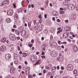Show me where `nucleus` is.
I'll return each mask as SVG.
<instances>
[{"mask_svg": "<svg viewBox=\"0 0 78 78\" xmlns=\"http://www.w3.org/2000/svg\"><path fill=\"white\" fill-rule=\"evenodd\" d=\"M9 1H10V0H7L6 1L3 2L1 5V6H4L5 7L7 8V7H8L7 5L9 3Z\"/></svg>", "mask_w": 78, "mask_h": 78, "instance_id": "nucleus-1", "label": "nucleus"}, {"mask_svg": "<svg viewBox=\"0 0 78 78\" xmlns=\"http://www.w3.org/2000/svg\"><path fill=\"white\" fill-rule=\"evenodd\" d=\"M30 59L32 62H36L37 61V57L36 56L33 55L30 56Z\"/></svg>", "mask_w": 78, "mask_h": 78, "instance_id": "nucleus-2", "label": "nucleus"}, {"mask_svg": "<svg viewBox=\"0 0 78 78\" xmlns=\"http://www.w3.org/2000/svg\"><path fill=\"white\" fill-rule=\"evenodd\" d=\"M68 8L71 10H73L75 8V5L73 4H68Z\"/></svg>", "mask_w": 78, "mask_h": 78, "instance_id": "nucleus-3", "label": "nucleus"}, {"mask_svg": "<svg viewBox=\"0 0 78 78\" xmlns=\"http://www.w3.org/2000/svg\"><path fill=\"white\" fill-rule=\"evenodd\" d=\"M66 69L67 70H72L73 67L72 65L69 64L67 65Z\"/></svg>", "mask_w": 78, "mask_h": 78, "instance_id": "nucleus-4", "label": "nucleus"}, {"mask_svg": "<svg viewBox=\"0 0 78 78\" xmlns=\"http://www.w3.org/2000/svg\"><path fill=\"white\" fill-rule=\"evenodd\" d=\"M50 55L52 57H56L57 56V52L55 51H52L50 53Z\"/></svg>", "mask_w": 78, "mask_h": 78, "instance_id": "nucleus-5", "label": "nucleus"}, {"mask_svg": "<svg viewBox=\"0 0 78 78\" xmlns=\"http://www.w3.org/2000/svg\"><path fill=\"white\" fill-rule=\"evenodd\" d=\"M9 39L11 40H16V38L15 37V35L14 34H10L9 36Z\"/></svg>", "mask_w": 78, "mask_h": 78, "instance_id": "nucleus-6", "label": "nucleus"}, {"mask_svg": "<svg viewBox=\"0 0 78 78\" xmlns=\"http://www.w3.org/2000/svg\"><path fill=\"white\" fill-rule=\"evenodd\" d=\"M63 38H67L69 36V33L66 32L63 34Z\"/></svg>", "mask_w": 78, "mask_h": 78, "instance_id": "nucleus-7", "label": "nucleus"}, {"mask_svg": "<svg viewBox=\"0 0 78 78\" xmlns=\"http://www.w3.org/2000/svg\"><path fill=\"white\" fill-rule=\"evenodd\" d=\"M5 58L7 60H10L11 58V55L9 54H7L5 55Z\"/></svg>", "mask_w": 78, "mask_h": 78, "instance_id": "nucleus-8", "label": "nucleus"}, {"mask_svg": "<svg viewBox=\"0 0 78 78\" xmlns=\"http://www.w3.org/2000/svg\"><path fill=\"white\" fill-rule=\"evenodd\" d=\"M0 50L2 52L5 51H6V47L4 46H1L0 47Z\"/></svg>", "mask_w": 78, "mask_h": 78, "instance_id": "nucleus-9", "label": "nucleus"}, {"mask_svg": "<svg viewBox=\"0 0 78 78\" xmlns=\"http://www.w3.org/2000/svg\"><path fill=\"white\" fill-rule=\"evenodd\" d=\"M7 14L9 16H11V15H12V14H13V10L12 9L9 10V11L7 12Z\"/></svg>", "mask_w": 78, "mask_h": 78, "instance_id": "nucleus-10", "label": "nucleus"}, {"mask_svg": "<svg viewBox=\"0 0 78 78\" xmlns=\"http://www.w3.org/2000/svg\"><path fill=\"white\" fill-rule=\"evenodd\" d=\"M62 55H60L59 57L57 58V61H61L62 60Z\"/></svg>", "mask_w": 78, "mask_h": 78, "instance_id": "nucleus-11", "label": "nucleus"}, {"mask_svg": "<svg viewBox=\"0 0 78 78\" xmlns=\"http://www.w3.org/2000/svg\"><path fill=\"white\" fill-rule=\"evenodd\" d=\"M21 35H23L24 36H25L26 35V31L25 30H22L21 32Z\"/></svg>", "mask_w": 78, "mask_h": 78, "instance_id": "nucleus-12", "label": "nucleus"}, {"mask_svg": "<svg viewBox=\"0 0 78 78\" xmlns=\"http://www.w3.org/2000/svg\"><path fill=\"white\" fill-rule=\"evenodd\" d=\"M51 46H53L54 47H56L57 46V43L56 42H54L51 44Z\"/></svg>", "mask_w": 78, "mask_h": 78, "instance_id": "nucleus-13", "label": "nucleus"}, {"mask_svg": "<svg viewBox=\"0 0 78 78\" xmlns=\"http://www.w3.org/2000/svg\"><path fill=\"white\" fill-rule=\"evenodd\" d=\"M41 60H39L35 64H34V65L35 66H36V65H39L41 64Z\"/></svg>", "mask_w": 78, "mask_h": 78, "instance_id": "nucleus-14", "label": "nucleus"}, {"mask_svg": "<svg viewBox=\"0 0 78 78\" xmlns=\"http://www.w3.org/2000/svg\"><path fill=\"white\" fill-rule=\"evenodd\" d=\"M73 47H74V48H73V51H74V52H76V51H78V48H77L76 46H75Z\"/></svg>", "mask_w": 78, "mask_h": 78, "instance_id": "nucleus-15", "label": "nucleus"}, {"mask_svg": "<svg viewBox=\"0 0 78 78\" xmlns=\"http://www.w3.org/2000/svg\"><path fill=\"white\" fill-rule=\"evenodd\" d=\"M6 38L3 37L1 39V42H2L3 43H5L6 42Z\"/></svg>", "mask_w": 78, "mask_h": 78, "instance_id": "nucleus-16", "label": "nucleus"}, {"mask_svg": "<svg viewBox=\"0 0 78 78\" xmlns=\"http://www.w3.org/2000/svg\"><path fill=\"white\" fill-rule=\"evenodd\" d=\"M76 15L75 14H74L71 16V17L73 19V20H75V19H76Z\"/></svg>", "mask_w": 78, "mask_h": 78, "instance_id": "nucleus-17", "label": "nucleus"}, {"mask_svg": "<svg viewBox=\"0 0 78 78\" xmlns=\"http://www.w3.org/2000/svg\"><path fill=\"white\" fill-rule=\"evenodd\" d=\"M65 29L66 30V31H67L70 30V27L69 26L66 27H65Z\"/></svg>", "mask_w": 78, "mask_h": 78, "instance_id": "nucleus-18", "label": "nucleus"}, {"mask_svg": "<svg viewBox=\"0 0 78 78\" xmlns=\"http://www.w3.org/2000/svg\"><path fill=\"white\" fill-rule=\"evenodd\" d=\"M63 3L64 4V5H67L69 4V3L66 0H64L63 1Z\"/></svg>", "mask_w": 78, "mask_h": 78, "instance_id": "nucleus-19", "label": "nucleus"}, {"mask_svg": "<svg viewBox=\"0 0 78 78\" xmlns=\"http://www.w3.org/2000/svg\"><path fill=\"white\" fill-rule=\"evenodd\" d=\"M14 68H11L10 70V72H11V73H13L14 72Z\"/></svg>", "mask_w": 78, "mask_h": 78, "instance_id": "nucleus-20", "label": "nucleus"}, {"mask_svg": "<svg viewBox=\"0 0 78 78\" xmlns=\"http://www.w3.org/2000/svg\"><path fill=\"white\" fill-rule=\"evenodd\" d=\"M25 72L26 75H27L30 74V72L29 71V70H28L27 69H26Z\"/></svg>", "mask_w": 78, "mask_h": 78, "instance_id": "nucleus-21", "label": "nucleus"}, {"mask_svg": "<svg viewBox=\"0 0 78 78\" xmlns=\"http://www.w3.org/2000/svg\"><path fill=\"white\" fill-rule=\"evenodd\" d=\"M6 21L7 22V23H10V22H11V20L10 19V18H8L7 19Z\"/></svg>", "mask_w": 78, "mask_h": 78, "instance_id": "nucleus-22", "label": "nucleus"}, {"mask_svg": "<svg viewBox=\"0 0 78 78\" xmlns=\"http://www.w3.org/2000/svg\"><path fill=\"white\" fill-rule=\"evenodd\" d=\"M23 11V9L21 8L18 9V12L19 13L20 12H22Z\"/></svg>", "mask_w": 78, "mask_h": 78, "instance_id": "nucleus-23", "label": "nucleus"}, {"mask_svg": "<svg viewBox=\"0 0 78 78\" xmlns=\"http://www.w3.org/2000/svg\"><path fill=\"white\" fill-rule=\"evenodd\" d=\"M56 13H57L56 11H54L52 12V14L53 16H56Z\"/></svg>", "mask_w": 78, "mask_h": 78, "instance_id": "nucleus-24", "label": "nucleus"}, {"mask_svg": "<svg viewBox=\"0 0 78 78\" xmlns=\"http://www.w3.org/2000/svg\"><path fill=\"white\" fill-rule=\"evenodd\" d=\"M15 33H16V34L17 35H19V33H19V30H16Z\"/></svg>", "mask_w": 78, "mask_h": 78, "instance_id": "nucleus-25", "label": "nucleus"}, {"mask_svg": "<svg viewBox=\"0 0 78 78\" xmlns=\"http://www.w3.org/2000/svg\"><path fill=\"white\" fill-rule=\"evenodd\" d=\"M56 67H52V70H53V72H54V71L55 70H56Z\"/></svg>", "mask_w": 78, "mask_h": 78, "instance_id": "nucleus-26", "label": "nucleus"}, {"mask_svg": "<svg viewBox=\"0 0 78 78\" xmlns=\"http://www.w3.org/2000/svg\"><path fill=\"white\" fill-rule=\"evenodd\" d=\"M45 47H46V45H45L43 46V47L42 48V50L43 51H45Z\"/></svg>", "mask_w": 78, "mask_h": 78, "instance_id": "nucleus-27", "label": "nucleus"}, {"mask_svg": "<svg viewBox=\"0 0 78 78\" xmlns=\"http://www.w3.org/2000/svg\"><path fill=\"white\" fill-rule=\"evenodd\" d=\"M14 58L16 59L17 57V55L16 54H14Z\"/></svg>", "mask_w": 78, "mask_h": 78, "instance_id": "nucleus-28", "label": "nucleus"}, {"mask_svg": "<svg viewBox=\"0 0 78 78\" xmlns=\"http://www.w3.org/2000/svg\"><path fill=\"white\" fill-rule=\"evenodd\" d=\"M62 29H61L59 30H58L57 32V34H59V33H60L62 32Z\"/></svg>", "mask_w": 78, "mask_h": 78, "instance_id": "nucleus-29", "label": "nucleus"}, {"mask_svg": "<svg viewBox=\"0 0 78 78\" xmlns=\"http://www.w3.org/2000/svg\"><path fill=\"white\" fill-rule=\"evenodd\" d=\"M73 73L74 74H76L77 73V70H75L73 71Z\"/></svg>", "mask_w": 78, "mask_h": 78, "instance_id": "nucleus-30", "label": "nucleus"}, {"mask_svg": "<svg viewBox=\"0 0 78 78\" xmlns=\"http://www.w3.org/2000/svg\"><path fill=\"white\" fill-rule=\"evenodd\" d=\"M15 19H18V15H16L15 16Z\"/></svg>", "mask_w": 78, "mask_h": 78, "instance_id": "nucleus-31", "label": "nucleus"}, {"mask_svg": "<svg viewBox=\"0 0 78 78\" xmlns=\"http://www.w3.org/2000/svg\"><path fill=\"white\" fill-rule=\"evenodd\" d=\"M31 22H30L29 23H28V26L29 27H31Z\"/></svg>", "mask_w": 78, "mask_h": 78, "instance_id": "nucleus-32", "label": "nucleus"}, {"mask_svg": "<svg viewBox=\"0 0 78 78\" xmlns=\"http://www.w3.org/2000/svg\"><path fill=\"white\" fill-rule=\"evenodd\" d=\"M34 30H37V28H38V27H37V26H35L34 27Z\"/></svg>", "mask_w": 78, "mask_h": 78, "instance_id": "nucleus-33", "label": "nucleus"}, {"mask_svg": "<svg viewBox=\"0 0 78 78\" xmlns=\"http://www.w3.org/2000/svg\"><path fill=\"white\" fill-rule=\"evenodd\" d=\"M17 48L19 51H20V47H19V46H18Z\"/></svg>", "mask_w": 78, "mask_h": 78, "instance_id": "nucleus-34", "label": "nucleus"}, {"mask_svg": "<svg viewBox=\"0 0 78 78\" xmlns=\"http://www.w3.org/2000/svg\"><path fill=\"white\" fill-rule=\"evenodd\" d=\"M74 62L76 63H77L78 62V60L77 59H76L74 60Z\"/></svg>", "mask_w": 78, "mask_h": 78, "instance_id": "nucleus-35", "label": "nucleus"}, {"mask_svg": "<svg viewBox=\"0 0 78 78\" xmlns=\"http://www.w3.org/2000/svg\"><path fill=\"white\" fill-rule=\"evenodd\" d=\"M41 57L43 58H45V55L41 56Z\"/></svg>", "mask_w": 78, "mask_h": 78, "instance_id": "nucleus-36", "label": "nucleus"}, {"mask_svg": "<svg viewBox=\"0 0 78 78\" xmlns=\"http://www.w3.org/2000/svg\"><path fill=\"white\" fill-rule=\"evenodd\" d=\"M58 44H59V45H60V44H61V41H58Z\"/></svg>", "mask_w": 78, "mask_h": 78, "instance_id": "nucleus-37", "label": "nucleus"}, {"mask_svg": "<svg viewBox=\"0 0 78 78\" xmlns=\"http://www.w3.org/2000/svg\"><path fill=\"white\" fill-rule=\"evenodd\" d=\"M49 2L48 1V0H47L46 1H45V4H48V3Z\"/></svg>", "mask_w": 78, "mask_h": 78, "instance_id": "nucleus-38", "label": "nucleus"}, {"mask_svg": "<svg viewBox=\"0 0 78 78\" xmlns=\"http://www.w3.org/2000/svg\"><path fill=\"white\" fill-rule=\"evenodd\" d=\"M28 77L29 78H32V76L30 75L29 76H28Z\"/></svg>", "mask_w": 78, "mask_h": 78, "instance_id": "nucleus-39", "label": "nucleus"}, {"mask_svg": "<svg viewBox=\"0 0 78 78\" xmlns=\"http://www.w3.org/2000/svg\"><path fill=\"white\" fill-rule=\"evenodd\" d=\"M38 18H39V19H41V18H42L41 17V15H40L38 16Z\"/></svg>", "mask_w": 78, "mask_h": 78, "instance_id": "nucleus-40", "label": "nucleus"}, {"mask_svg": "<svg viewBox=\"0 0 78 78\" xmlns=\"http://www.w3.org/2000/svg\"><path fill=\"white\" fill-rule=\"evenodd\" d=\"M76 78H78V74L75 75Z\"/></svg>", "mask_w": 78, "mask_h": 78, "instance_id": "nucleus-41", "label": "nucleus"}, {"mask_svg": "<svg viewBox=\"0 0 78 78\" xmlns=\"http://www.w3.org/2000/svg\"><path fill=\"white\" fill-rule=\"evenodd\" d=\"M52 19L53 21H55V17H53L52 18Z\"/></svg>", "mask_w": 78, "mask_h": 78, "instance_id": "nucleus-42", "label": "nucleus"}, {"mask_svg": "<svg viewBox=\"0 0 78 78\" xmlns=\"http://www.w3.org/2000/svg\"><path fill=\"white\" fill-rule=\"evenodd\" d=\"M13 6L14 8H16V4H13Z\"/></svg>", "mask_w": 78, "mask_h": 78, "instance_id": "nucleus-43", "label": "nucleus"}, {"mask_svg": "<svg viewBox=\"0 0 78 78\" xmlns=\"http://www.w3.org/2000/svg\"><path fill=\"white\" fill-rule=\"evenodd\" d=\"M44 17L45 19H47V14H45L44 15Z\"/></svg>", "mask_w": 78, "mask_h": 78, "instance_id": "nucleus-44", "label": "nucleus"}, {"mask_svg": "<svg viewBox=\"0 0 78 78\" xmlns=\"http://www.w3.org/2000/svg\"><path fill=\"white\" fill-rule=\"evenodd\" d=\"M44 54H45V53L44 52V51H43L42 53V55H44Z\"/></svg>", "mask_w": 78, "mask_h": 78, "instance_id": "nucleus-45", "label": "nucleus"}, {"mask_svg": "<svg viewBox=\"0 0 78 78\" xmlns=\"http://www.w3.org/2000/svg\"><path fill=\"white\" fill-rule=\"evenodd\" d=\"M60 13L61 14H64V12L63 11H61L60 12Z\"/></svg>", "mask_w": 78, "mask_h": 78, "instance_id": "nucleus-46", "label": "nucleus"}, {"mask_svg": "<svg viewBox=\"0 0 78 78\" xmlns=\"http://www.w3.org/2000/svg\"><path fill=\"white\" fill-rule=\"evenodd\" d=\"M60 10H61V11H63V10H64V9L62 8H60Z\"/></svg>", "mask_w": 78, "mask_h": 78, "instance_id": "nucleus-47", "label": "nucleus"}, {"mask_svg": "<svg viewBox=\"0 0 78 78\" xmlns=\"http://www.w3.org/2000/svg\"><path fill=\"white\" fill-rule=\"evenodd\" d=\"M58 22H61V21L60 20L58 19L57 20Z\"/></svg>", "mask_w": 78, "mask_h": 78, "instance_id": "nucleus-48", "label": "nucleus"}, {"mask_svg": "<svg viewBox=\"0 0 78 78\" xmlns=\"http://www.w3.org/2000/svg\"><path fill=\"white\" fill-rule=\"evenodd\" d=\"M36 21L35 20H34V25H35V24H36Z\"/></svg>", "mask_w": 78, "mask_h": 78, "instance_id": "nucleus-49", "label": "nucleus"}, {"mask_svg": "<svg viewBox=\"0 0 78 78\" xmlns=\"http://www.w3.org/2000/svg\"><path fill=\"white\" fill-rule=\"evenodd\" d=\"M31 42L32 43H34V40L33 39V40H32L31 41Z\"/></svg>", "mask_w": 78, "mask_h": 78, "instance_id": "nucleus-50", "label": "nucleus"}, {"mask_svg": "<svg viewBox=\"0 0 78 78\" xmlns=\"http://www.w3.org/2000/svg\"><path fill=\"white\" fill-rule=\"evenodd\" d=\"M43 73H46V70H43Z\"/></svg>", "mask_w": 78, "mask_h": 78, "instance_id": "nucleus-51", "label": "nucleus"}, {"mask_svg": "<svg viewBox=\"0 0 78 78\" xmlns=\"http://www.w3.org/2000/svg\"><path fill=\"white\" fill-rule=\"evenodd\" d=\"M61 69L62 70H64V67H61Z\"/></svg>", "mask_w": 78, "mask_h": 78, "instance_id": "nucleus-52", "label": "nucleus"}, {"mask_svg": "<svg viewBox=\"0 0 78 78\" xmlns=\"http://www.w3.org/2000/svg\"><path fill=\"white\" fill-rule=\"evenodd\" d=\"M32 46H33V45L31 44H30L29 45V46L30 47H32Z\"/></svg>", "mask_w": 78, "mask_h": 78, "instance_id": "nucleus-53", "label": "nucleus"}, {"mask_svg": "<svg viewBox=\"0 0 78 78\" xmlns=\"http://www.w3.org/2000/svg\"><path fill=\"white\" fill-rule=\"evenodd\" d=\"M65 22H66V23H68V22H69V20H65Z\"/></svg>", "mask_w": 78, "mask_h": 78, "instance_id": "nucleus-54", "label": "nucleus"}, {"mask_svg": "<svg viewBox=\"0 0 78 78\" xmlns=\"http://www.w3.org/2000/svg\"><path fill=\"white\" fill-rule=\"evenodd\" d=\"M21 66H19L18 68H19V69H21Z\"/></svg>", "mask_w": 78, "mask_h": 78, "instance_id": "nucleus-55", "label": "nucleus"}, {"mask_svg": "<svg viewBox=\"0 0 78 78\" xmlns=\"http://www.w3.org/2000/svg\"><path fill=\"white\" fill-rule=\"evenodd\" d=\"M31 6L32 7V8H34V5H33V4H32L31 5Z\"/></svg>", "mask_w": 78, "mask_h": 78, "instance_id": "nucleus-56", "label": "nucleus"}, {"mask_svg": "<svg viewBox=\"0 0 78 78\" xmlns=\"http://www.w3.org/2000/svg\"><path fill=\"white\" fill-rule=\"evenodd\" d=\"M21 73H22V74H25V72L23 71H22Z\"/></svg>", "mask_w": 78, "mask_h": 78, "instance_id": "nucleus-57", "label": "nucleus"}, {"mask_svg": "<svg viewBox=\"0 0 78 78\" xmlns=\"http://www.w3.org/2000/svg\"><path fill=\"white\" fill-rule=\"evenodd\" d=\"M41 10H42V11H44V9L43 8H41Z\"/></svg>", "mask_w": 78, "mask_h": 78, "instance_id": "nucleus-58", "label": "nucleus"}, {"mask_svg": "<svg viewBox=\"0 0 78 78\" xmlns=\"http://www.w3.org/2000/svg\"><path fill=\"white\" fill-rule=\"evenodd\" d=\"M25 64L26 65H27V64H28V63H27V61H25Z\"/></svg>", "mask_w": 78, "mask_h": 78, "instance_id": "nucleus-59", "label": "nucleus"}, {"mask_svg": "<svg viewBox=\"0 0 78 78\" xmlns=\"http://www.w3.org/2000/svg\"><path fill=\"white\" fill-rule=\"evenodd\" d=\"M46 68L47 69H48V70H49L50 69V68H49V67L48 66H47Z\"/></svg>", "mask_w": 78, "mask_h": 78, "instance_id": "nucleus-60", "label": "nucleus"}, {"mask_svg": "<svg viewBox=\"0 0 78 78\" xmlns=\"http://www.w3.org/2000/svg\"><path fill=\"white\" fill-rule=\"evenodd\" d=\"M24 13H26L27 12V10H25L24 11Z\"/></svg>", "mask_w": 78, "mask_h": 78, "instance_id": "nucleus-61", "label": "nucleus"}, {"mask_svg": "<svg viewBox=\"0 0 78 78\" xmlns=\"http://www.w3.org/2000/svg\"><path fill=\"white\" fill-rule=\"evenodd\" d=\"M36 53L37 55H39V52H37Z\"/></svg>", "mask_w": 78, "mask_h": 78, "instance_id": "nucleus-62", "label": "nucleus"}, {"mask_svg": "<svg viewBox=\"0 0 78 78\" xmlns=\"http://www.w3.org/2000/svg\"><path fill=\"white\" fill-rule=\"evenodd\" d=\"M57 69H58V70H59V66H57Z\"/></svg>", "mask_w": 78, "mask_h": 78, "instance_id": "nucleus-63", "label": "nucleus"}, {"mask_svg": "<svg viewBox=\"0 0 78 78\" xmlns=\"http://www.w3.org/2000/svg\"><path fill=\"white\" fill-rule=\"evenodd\" d=\"M76 9L77 11H78V7H77L76 8Z\"/></svg>", "mask_w": 78, "mask_h": 78, "instance_id": "nucleus-64", "label": "nucleus"}]
</instances>
